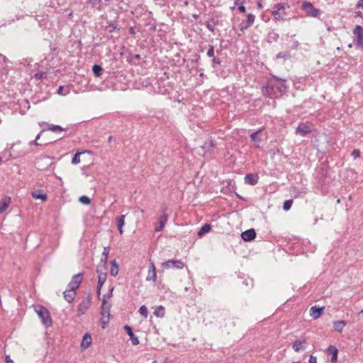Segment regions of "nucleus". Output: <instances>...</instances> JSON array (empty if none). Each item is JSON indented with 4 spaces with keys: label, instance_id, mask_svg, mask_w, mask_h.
Here are the masks:
<instances>
[{
    "label": "nucleus",
    "instance_id": "obj_15",
    "mask_svg": "<svg viewBox=\"0 0 363 363\" xmlns=\"http://www.w3.org/2000/svg\"><path fill=\"white\" fill-rule=\"evenodd\" d=\"M124 330L126 331V333H128V336L130 337V339L132 342V344L133 345H137L139 344V340H138V337H136L134 333H133L132 331V329L130 326L128 325H125L124 326Z\"/></svg>",
    "mask_w": 363,
    "mask_h": 363
},
{
    "label": "nucleus",
    "instance_id": "obj_53",
    "mask_svg": "<svg viewBox=\"0 0 363 363\" xmlns=\"http://www.w3.org/2000/svg\"><path fill=\"white\" fill-rule=\"evenodd\" d=\"M277 57H281V53L278 54Z\"/></svg>",
    "mask_w": 363,
    "mask_h": 363
},
{
    "label": "nucleus",
    "instance_id": "obj_6",
    "mask_svg": "<svg viewBox=\"0 0 363 363\" xmlns=\"http://www.w3.org/2000/svg\"><path fill=\"white\" fill-rule=\"evenodd\" d=\"M162 267L165 269L173 268L181 269L184 268V264L182 261L178 259H169L167 262L162 263Z\"/></svg>",
    "mask_w": 363,
    "mask_h": 363
},
{
    "label": "nucleus",
    "instance_id": "obj_24",
    "mask_svg": "<svg viewBox=\"0 0 363 363\" xmlns=\"http://www.w3.org/2000/svg\"><path fill=\"white\" fill-rule=\"evenodd\" d=\"M306 341L296 340L293 345V349L295 352H298L305 347Z\"/></svg>",
    "mask_w": 363,
    "mask_h": 363
},
{
    "label": "nucleus",
    "instance_id": "obj_55",
    "mask_svg": "<svg viewBox=\"0 0 363 363\" xmlns=\"http://www.w3.org/2000/svg\"><path fill=\"white\" fill-rule=\"evenodd\" d=\"M140 211H141V213H144V211L143 209H141Z\"/></svg>",
    "mask_w": 363,
    "mask_h": 363
},
{
    "label": "nucleus",
    "instance_id": "obj_31",
    "mask_svg": "<svg viewBox=\"0 0 363 363\" xmlns=\"http://www.w3.org/2000/svg\"><path fill=\"white\" fill-rule=\"evenodd\" d=\"M164 308L162 306H158L154 311V315L157 317L162 318L164 316Z\"/></svg>",
    "mask_w": 363,
    "mask_h": 363
},
{
    "label": "nucleus",
    "instance_id": "obj_49",
    "mask_svg": "<svg viewBox=\"0 0 363 363\" xmlns=\"http://www.w3.org/2000/svg\"><path fill=\"white\" fill-rule=\"evenodd\" d=\"M43 74H44V73H40V74H37L35 76H39V78H42Z\"/></svg>",
    "mask_w": 363,
    "mask_h": 363
},
{
    "label": "nucleus",
    "instance_id": "obj_3",
    "mask_svg": "<svg viewBox=\"0 0 363 363\" xmlns=\"http://www.w3.org/2000/svg\"><path fill=\"white\" fill-rule=\"evenodd\" d=\"M301 9L305 11L306 15L308 16L317 18L320 15V11L315 9L313 4L308 1H303L301 5Z\"/></svg>",
    "mask_w": 363,
    "mask_h": 363
},
{
    "label": "nucleus",
    "instance_id": "obj_52",
    "mask_svg": "<svg viewBox=\"0 0 363 363\" xmlns=\"http://www.w3.org/2000/svg\"><path fill=\"white\" fill-rule=\"evenodd\" d=\"M6 362H11V359H9V357H7V358H6Z\"/></svg>",
    "mask_w": 363,
    "mask_h": 363
},
{
    "label": "nucleus",
    "instance_id": "obj_57",
    "mask_svg": "<svg viewBox=\"0 0 363 363\" xmlns=\"http://www.w3.org/2000/svg\"><path fill=\"white\" fill-rule=\"evenodd\" d=\"M1 162V157H0V163Z\"/></svg>",
    "mask_w": 363,
    "mask_h": 363
},
{
    "label": "nucleus",
    "instance_id": "obj_23",
    "mask_svg": "<svg viewBox=\"0 0 363 363\" xmlns=\"http://www.w3.org/2000/svg\"><path fill=\"white\" fill-rule=\"evenodd\" d=\"M108 254H109V247H105L104 248V251L102 252V257H103L101 258V264L102 265H101V267H104V268L106 267Z\"/></svg>",
    "mask_w": 363,
    "mask_h": 363
},
{
    "label": "nucleus",
    "instance_id": "obj_34",
    "mask_svg": "<svg viewBox=\"0 0 363 363\" xmlns=\"http://www.w3.org/2000/svg\"><path fill=\"white\" fill-rule=\"evenodd\" d=\"M92 70L95 76L99 77L102 71V67L100 65H94L92 67Z\"/></svg>",
    "mask_w": 363,
    "mask_h": 363
},
{
    "label": "nucleus",
    "instance_id": "obj_4",
    "mask_svg": "<svg viewBox=\"0 0 363 363\" xmlns=\"http://www.w3.org/2000/svg\"><path fill=\"white\" fill-rule=\"evenodd\" d=\"M92 297L90 294H89L86 298H84L77 306V316H81L86 313V312L89 308L91 303Z\"/></svg>",
    "mask_w": 363,
    "mask_h": 363
},
{
    "label": "nucleus",
    "instance_id": "obj_32",
    "mask_svg": "<svg viewBox=\"0 0 363 363\" xmlns=\"http://www.w3.org/2000/svg\"><path fill=\"white\" fill-rule=\"evenodd\" d=\"M84 152H77L72 159V164H77L80 163V155Z\"/></svg>",
    "mask_w": 363,
    "mask_h": 363
},
{
    "label": "nucleus",
    "instance_id": "obj_5",
    "mask_svg": "<svg viewBox=\"0 0 363 363\" xmlns=\"http://www.w3.org/2000/svg\"><path fill=\"white\" fill-rule=\"evenodd\" d=\"M312 130L311 125L308 123H300L296 129V134L303 137L307 135Z\"/></svg>",
    "mask_w": 363,
    "mask_h": 363
},
{
    "label": "nucleus",
    "instance_id": "obj_9",
    "mask_svg": "<svg viewBox=\"0 0 363 363\" xmlns=\"http://www.w3.org/2000/svg\"><path fill=\"white\" fill-rule=\"evenodd\" d=\"M82 281V274L79 273L73 276L72 281L68 284V288L75 290L78 289Z\"/></svg>",
    "mask_w": 363,
    "mask_h": 363
},
{
    "label": "nucleus",
    "instance_id": "obj_38",
    "mask_svg": "<svg viewBox=\"0 0 363 363\" xmlns=\"http://www.w3.org/2000/svg\"><path fill=\"white\" fill-rule=\"evenodd\" d=\"M48 130H51L52 132H61L62 130H64V129L60 126V125H50L49 128H48Z\"/></svg>",
    "mask_w": 363,
    "mask_h": 363
},
{
    "label": "nucleus",
    "instance_id": "obj_39",
    "mask_svg": "<svg viewBox=\"0 0 363 363\" xmlns=\"http://www.w3.org/2000/svg\"><path fill=\"white\" fill-rule=\"evenodd\" d=\"M139 313L140 315L144 316L145 318L147 317V309L145 306H142L139 309Z\"/></svg>",
    "mask_w": 363,
    "mask_h": 363
},
{
    "label": "nucleus",
    "instance_id": "obj_59",
    "mask_svg": "<svg viewBox=\"0 0 363 363\" xmlns=\"http://www.w3.org/2000/svg\"><path fill=\"white\" fill-rule=\"evenodd\" d=\"M294 363H300L299 362H294Z\"/></svg>",
    "mask_w": 363,
    "mask_h": 363
},
{
    "label": "nucleus",
    "instance_id": "obj_10",
    "mask_svg": "<svg viewBox=\"0 0 363 363\" xmlns=\"http://www.w3.org/2000/svg\"><path fill=\"white\" fill-rule=\"evenodd\" d=\"M353 33L357 38V45L363 47V28L360 26H356Z\"/></svg>",
    "mask_w": 363,
    "mask_h": 363
},
{
    "label": "nucleus",
    "instance_id": "obj_17",
    "mask_svg": "<svg viewBox=\"0 0 363 363\" xmlns=\"http://www.w3.org/2000/svg\"><path fill=\"white\" fill-rule=\"evenodd\" d=\"M75 296H76V291L75 290L68 288L64 292V298L69 303H72L74 301Z\"/></svg>",
    "mask_w": 363,
    "mask_h": 363
},
{
    "label": "nucleus",
    "instance_id": "obj_60",
    "mask_svg": "<svg viewBox=\"0 0 363 363\" xmlns=\"http://www.w3.org/2000/svg\"><path fill=\"white\" fill-rule=\"evenodd\" d=\"M152 363H156V362H153Z\"/></svg>",
    "mask_w": 363,
    "mask_h": 363
},
{
    "label": "nucleus",
    "instance_id": "obj_54",
    "mask_svg": "<svg viewBox=\"0 0 363 363\" xmlns=\"http://www.w3.org/2000/svg\"><path fill=\"white\" fill-rule=\"evenodd\" d=\"M111 139H112V137H111V136H110V137H109V138H108V140H109V141H111Z\"/></svg>",
    "mask_w": 363,
    "mask_h": 363
},
{
    "label": "nucleus",
    "instance_id": "obj_40",
    "mask_svg": "<svg viewBox=\"0 0 363 363\" xmlns=\"http://www.w3.org/2000/svg\"><path fill=\"white\" fill-rule=\"evenodd\" d=\"M207 55L209 57H211L214 55V48L213 46L212 45H210V48L207 52Z\"/></svg>",
    "mask_w": 363,
    "mask_h": 363
},
{
    "label": "nucleus",
    "instance_id": "obj_47",
    "mask_svg": "<svg viewBox=\"0 0 363 363\" xmlns=\"http://www.w3.org/2000/svg\"><path fill=\"white\" fill-rule=\"evenodd\" d=\"M40 135L38 134L37 136H36V139H35V145H39V143L37 142V140L40 138Z\"/></svg>",
    "mask_w": 363,
    "mask_h": 363
},
{
    "label": "nucleus",
    "instance_id": "obj_8",
    "mask_svg": "<svg viewBox=\"0 0 363 363\" xmlns=\"http://www.w3.org/2000/svg\"><path fill=\"white\" fill-rule=\"evenodd\" d=\"M166 211H167V208H164L162 211V215L160 217V218L158 220V225H156V227L155 228V230L156 232L162 231L167 222L168 215H167Z\"/></svg>",
    "mask_w": 363,
    "mask_h": 363
},
{
    "label": "nucleus",
    "instance_id": "obj_51",
    "mask_svg": "<svg viewBox=\"0 0 363 363\" xmlns=\"http://www.w3.org/2000/svg\"><path fill=\"white\" fill-rule=\"evenodd\" d=\"M347 47H348L349 48H352V44H349V45H347Z\"/></svg>",
    "mask_w": 363,
    "mask_h": 363
},
{
    "label": "nucleus",
    "instance_id": "obj_44",
    "mask_svg": "<svg viewBox=\"0 0 363 363\" xmlns=\"http://www.w3.org/2000/svg\"><path fill=\"white\" fill-rule=\"evenodd\" d=\"M238 10L242 12V13H244L245 12V7L244 6H240L238 7Z\"/></svg>",
    "mask_w": 363,
    "mask_h": 363
},
{
    "label": "nucleus",
    "instance_id": "obj_56",
    "mask_svg": "<svg viewBox=\"0 0 363 363\" xmlns=\"http://www.w3.org/2000/svg\"><path fill=\"white\" fill-rule=\"evenodd\" d=\"M360 313L363 314V309L360 311Z\"/></svg>",
    "mask_w": 363,
    "mask_h": 363
},
{
    "label": "nucleus",
    "instance_id": "obj_33",
    "mask_svg": "<svg viewBox=\"0 0 363 363\" xmlns=\"http://www.w3.org/2000/svg\"><path fill=\"white\" fill-rule=\"evenodd\" d=\"M274 79L277 81L278 82V88L280 90V91H283L285 90L286 89V86H285V81L284 80H282L281 79H278L277 77H274Z\"/></svg>",
    "mask_w": 363,
    "mask_h": 363
},
{
    "label": "nucleus",
    "instance_id": "obj_35",
    "mask_svg": "<svg viewBox=\"0 0 363 363\" xmlns=\"http://www.w3.org/2000/svg\"><path fill=\"white\" fill-rule=\"evenodd\" d=\"M79 202L84 205H89L91 203V199L85 195L80 196L79 198Z\"/></svg>",
    "mask_w": 363,
    "mask_h": 363
},
{
    "label": "nucleus",
    "instance_id": "obj_42",
    "mask_svg": "<svg viewBox=\"0 0 363 363\" xmlns=\"http://www.w3.org/2000/svg\"><path fill=\"white\" fill-rule=\"evenodd\" d=\"M108 320H109V318H104L103 319V316L101 317V323L102 324V328H105L106 324L108 322Z\"/></svg>",
    "mask_w": 363,
    "mask_h": 363
},
{
    "label": "nucleus",
    "instance_id": "obj_58",
    "mask_svg": "<svg viewBox=\"0 0 363 363\" xmlns=\"http://www.w3.org/2000/svg\"><path fill=\"white\" fill-rule=\"evenodd\" d=\"M294 363H300L299 362H294Z\"/></svg>",
    "mask_w": 363,
    "mask_h": 363
},
{
    "label": "nucleus",
    "instance_id": "obj_27",
    "mask_svg": "<svg viewBox=\"0 0 363 363\" xmlns=\"http://www.w3.org/2000/svg\"><path fill=\"white\" fill-rule=\"evenodd\" d=\"M346 325V323L344 320H337L333 322V326L336 331L341 333L343 328Z\"/></svg>",
    "mask_w": 363,
    "mask_h": 363
},
{
    "label": "nucleus",
    "instance_id": "obj_12",
    "mask_svg": "<svg viewBox=\"0 0 363 363\" xmlns=\"http://www.w3.org/2000/svg\"><path fill=\"white\" fill-rule=\"evenodd\" d=\"M325 307L318 308L316 306H312L310 308V315L313 319H318L323 313Z\"/></svg>",
    "mask_w": 363,
    "mask_h": 363
},
{
    "label": "nucleus",
    "instance_id": "obj_2",
    "mask_svg": "<svg viewBox=\"0 0 363 363\" xmlns=\"http://www.w3.org/2000/svg\"><path fill=\"white\" fill-rule=\"evenodd\" d=\"M289 9V6L286 3H279L274 5L272 16L275 21H280L286 15V9Z\"/></svg>",
    "mask_w": 363,
    "mask_h": 363
},
{
    "label": "nucleus",
    "instance_id": "obj_7",
    "mask_svg": "<svg viewBox=\"0 0 363 363\" xmlns=\"http://www.w3.org/2000/svg\"><path fill=\"white\" fill-rule=\"evenodd\" d=\"M97 273L99 274L98 284H97V295H98V296H100L101 287L106 280L107 274L106 272H101L100 266H99L97 268Z\"/></svg>",
    "mask_w": 363,
    "mask_h": 363
},
{
    "label": "nucleus",
    "instance_id": "obj_21",
    "mask_svg": "<svg viewBox=\"0 0 363 363\" xmlns=\"http://www.w3.org/2000/svg\"><path fill=\"white\" fill-rule=\"evenodd\" d=\"M261 133H262V130H259L252 133L250 135L251 140L255 143V145L257 147H259V143L262 141V139L259 136Z\"/></svg>",
    "mask_w": 363,
    "mask_h": 363
},
{
    "label": "nucleus",
    "instance_id": "obj_30",
    "mask_svg": "<svg viewBox=\"0 0 363 363\" xmlns=\"http://www.w3.org/2000/svg\"><path fill=\"white\" fill-rule=\"evenodd\" d=\"M211 225L209 224H205L203 225L201 229L199 230V231L198 232L197 235L199 236V237H201L202 235H203L204 234L208 233L210 230H211Z\"/></svg>",
    "mask_w": 363,
    "mask_h": 363
},
{
    "label": "nucleus",
    "instance_id": "obj_43",
    "mask_svg": "<svg viewBox=\"0 0 363 363\" xmlns=\"http://www.w3.org/2000/svg\"><path fill=\"white\" fill-rule=\"evenodd\" d=\"M308 363H317L316 357L311 355L309 358Z\"/></svg>",
    "mask_w": 363,
    "mask_h": 363
},
{
    "label": "nucleus",
    "instance_id": "obj_13",
    "mask_svg": "<svg viewBox=\"0 0 363 363\" xmlns=\"http://www.w3.org/2000/svg\"><path fill=\"white\" fill-rule=\"evenodd\" d=\"M241 237L245 241H251L256 237L255 230L254 229L245 230L241 234Z\"/></svg>",
    "mask_w": 363,
    "mask_h": 363
},
{
    "label": "nucleus",
    "instance_id": "obj_41",
    "mask_svg": "<svg viewBox=\"0 0 363 363\" xmlns=\"http://www.w3.org/2000/svg\"><path fill=\"white\" fill-rule=\"evenodd\" d=\"M351 155L353 157L354 159H356L357 157H359L360 155V152L359 150H354L352 152V154Z\"/></svg>",
    "mask_w": 363,
    "mask_h": 363
},
{
    "label": "nucleus",
    "instance_id": "obj_50",
    "mask_svg": "<svg viewBox=\"0 0 363 363\" xmlns=\"http://www.w3.org/2000/svg\"><path fill=\"white\" fill-rule=\"evenodd\" d=\"M258 7L261 9L262 7V4L260 3L258 4Z\"/></svg>",
    "mask_w": 363,
    "mask_h": 363
},
{
    "label": "nucleus",
    "instance_id": "obj_25",
    "mask_svg": "<svg viewBox=\"0 0 363 363\" xmlns=\"http://www.w3.org/2000/svg\"><path fill=\"white\" fill-rule=\"evenodd\" d=\"M31 195L32 197L35 199H40L43 201L47 200V195L45 194H43L40 190L33 191Z\"/></svg>",
    "mask_w": 363,
    "mask_h": 363
},
{
    "label": "nucleus",
    "instance_id": "obj_36",
    "mask_svg": "<svg viewBox=\"0 0 363 363\" xmlns=\"http://www.w3.org/2000/svg\"><path fill=\"white\" fill-rule=\"evenodd\" d=\"M110 309H111V308H107V309L105 311V307H101V316H103V319L109 318Z\"/></svg>",
    "mask_w": 363,
    "mask_h": 363
},
{
    "label": "nucleus",
    "instance_id": "obj_22",
    "mask_svg": "<svg viewBox=\"0 0 363 363\" xmlns=\"http://www.w3.org/2000/svg\"><path fill=\"white\" fill-rule=\"evenodd\" d=\"M327 352L331 354V355H332L331 362H335L337 361V354H338V350L336 348V347H335L333 345H330L327 348Z\"/></svg>",
    "mask_w": 363,
    "mask_h": 363
},
{
    "label": "nucleus",
    "instance_id": "obj_18",
    "mask_svg": "<svg viewBox=\"0 0 363 363\" xmlns=\"http://www.w3.org/2000/svg\"><path fill=\"white\" fill-rule=\"evenodd\" d=\"M11 203L10 197L5 196L0 201V213H3L6 211Z\"/></svg>",
    "mask_w": 363,
    "mask_h": 363
},
{
    "label": "nucleus",
    "instance_id": "obj_29",
    "mask_svg": "<svg viewBox=\"0 0 363 363\" xmlns=\"http://www.w3.org/2000/svg\"><path fill=\"white\" fill-rule=\"evenodd\" d=\"M111 268L110 270V274L113 277H116L118 274V266L115 260L111 262Z\"/></svg>",
    "mask_w": 363,
    "mask_h": 363
},
{
    "label": "nucleus",
    "instance_id": "obj_26",
    "mask_svg": "<svg viewBox=\"0 0 363 363\" xmlns=\"http://www.w3.org/2000/svg\"><path fill=\"white\" fill-rule=\"evenodd\" d=\"M255 18V16L254 15L248 14L247 16V21L245 23V26H243L242 27L241 30L247 29L249 27H250L252 25V23H254Z\"/></svg>",
    "mask_w": 363,
    "mask_h": 363
},
{
    "label": "nucleus",
    "instance_id": "obj_11",
    "mask_svg": "<svg viewBox=\"0 0 363 363\" xmlns=\"http://www.w3.org/2000/svg\"><path fill=\"white\" fill-rule=\"evenodd\" d=\"M156 277V267L155 264L152 262H151L149 264V270L146 277V280L155 281Z\"/></svg>",
    "mask_w": 363,
    "mask_h": 363
},
{
    "label": "nucleus",
    "instance_id": "obj_28",
    "mask_svg": "<svg viewBox=\"0 0 363 363\" xmlns=\"http://www.w3.org/2000/svg\"><path fill=\"white\" fill-rule=\"evenodd\" d=\"M245 180L246 183L250 185H255L257 182V179L252 174H247L245 177Z\"/></svg>",
    "mask_w": 363,
    "mask_h": 363
},
{
    "label": "nucleus",
    "instance_id": "obj_14",
    "mask_svg": "<svg viewBox=\"0 0 363 363\" xmlns=\"http://www.w3.org/2000/svg\"><path fill=\"white\" fill-rule=\"evenodd\" d=\"M213 147L214 143L212 140L206 141L201 146V148L204 150L203 156H208L210 155Z\"/></svg>",
    "mask_w": 363,
    "mask_h": 363
},
{
    "label": "nucleus",
    "instance_id": "obj_45",
    "mask_svg": "<svg viewBox=\"0 0 363 363\" xmlns=\"http://www.w3.org/2000/svg\"><path fill=\"white\" fill-rule=\"evenodd\" d=\"M212 62L213 64H220V63L219 59H218V58H213Z\"/></svg>",
    "mask_w": 363,
    "mask_h": 363
},
{
    "label": "nucleus",
    "instance_id": "obj_48",
    "mask_svg": "<svg viewBox=\"0 0 363 363\" xmlns=\"http://www.w3.org/2000/svg\"><path fill=\"white\" fill-rule=\"evenodd\" d=\"M358 6H360V7H362L363 9V0H360L359 2H358Z\"/></svg>",
    "mask_w": 363,
    "mask_h": 363
},
{
    "label": "nucleus",
    "instance_id": "obj_1",
    "mask_svg": "<svg viewBox=\"0 0 363 363\" xmlns=\"http://www.w3.org/2000/svg\"><path fill=\"white\" fill-rule=\"evenodd\" d=\"M35 313L41 319L42 323L46 326H50L52 324V319L49 311L41 305L34 306Z\"/></svg>",
    "mask_w": 363,
    "mask_h": 363
},
{
    "label": "nucleus",
    "instance_id": "obj_16",
    "mask_svg": "<svg viewBox=\"0 0 363 363\" xmlns=\"http://www.w3.org/2000/svg\"><path fill=\"white\" fill-rule=\"evenodd\" d=\"M113 287L110 289L109 294L108 295H104L102 298L101 307H105V311L107 309V308L111 307V304L108 303V300L113 296Z\"/></svg>",
    "mask_w": 363,
    "mask_h": 363
},
{
    "label": "nucleus",
    "instance_id": "obj_37",
    "mask_svg": "<svg viewBox=\"0 0 363 363\" xmlns=\"http://www.w3.org/2000/svg\"><path fill=\"white\" fill-rule=\"evenodd\" d=\"M292 203L293 201L291 199L285 201L283 205V209L284 211H289L291 208Z\"/></svg>",
    "mask_w": 363,
    "mask_h": 363
},
{
    "label": "nucleus",
    "instance_id": "obj_19",
    "mask_svg": "<svg viewBox=\"0 0 363 363\" xmlns=\"http://www.w3.org/2000/svg\"><path fill=\"white\" fill-rule=\"evenodd\" d=\"M125 215H122L121 216L116 218V223L117 225L118 230L121 235L123 233V227L125 225Z\"/></svg>",
    "mask_w": 363,
    "mask_h": 363
},
{
    "label": "nucleus",
    "instance_id": "obj_20",
    "mask_svg": "<svg viewBox=\"0 0 363 363\" xmlns=\"http://www.w3.org/2000/svg\"><path fill=\"white\" fill-rule=\"evenodd\" d=\"M91 342H92V340H91V335L88 333H86L83 337V339H82V341L81 343V347L83 350L88 348L91 345Z\"/></svg>",
    "mask_w": 363,
    "mask_h": 363
},
{
    "label": "nucleus",
    "instance_id": "obj_46",
    "mask_svg": "<svg viewBox=\"0 0 363 363\" xmlns=\"http://www.w3.org/2000/svg\"><path fill=\"white\" fill-rule=\"evenodd\" d=\"M63 89H64V88L62 86H60L59 89H58V91H57L58 94H63L62 93Z\"/></svg>",
    "mask_w": 363,
    "mask_h": 363
}]
</instances>
